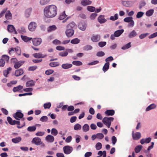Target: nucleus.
I'll return each instance as SVG.
<instances>
[{"label": "nucleus", "mask_w": 157, "mask_h": 157, "mask_svg": "<svg viewBox=\"0 0 157 157\" xmlns=\"http://www.w3.org/2000/svg\"><path fill=\"white\" fill-rule=\"evenodd\" d=\"M32 39L33 44L36 46L40 45L42 41V39L40 38H35Z\"/></svg>", "instance_id": "4"}, {"label": "nucleus", "mask_w": 157, "mask_h": 157, "mask_svg": "<svg viewBox=\"0 0 157 157\" xmlns=\"http://www.w3.org/2000/svg\"><path fill=\"white\" fill-rule=\"evenodd\" d=\"M105 113L107 116H113L115 113V111L113 109L107 110L105 112Z\"/></svg>", "instance_id": "17"}, {"label": "nucleus", "mask_w": 157, "mask_h": 157, "mask_svg": "<svg viewBox=\"0 0 157 157\" xmlns=\"http://www.w3.org/2000/svg\"><path fill=\"white\" fill-rule=\"evenodd\" d=\"M156 107V105L154 104H152L148 106L146 109V111H148L151 109H154Z\"/></svg>", "instance_id": "32"}, {"label": "nucleus", "mask_w": 157, "mask_h": 157, "mask_svg": "<svg viewBox=\"0 0 157 157\" xmlns=\"http://www.w3.org/2000/svg\"><path fill=\"white\" fill-rule=\"evenodd\" d=\"M98 22L100 24H103L107 21V20L105 18L104 15H101L99 16L98 18Z\"/></svg>", "instance_id": "11"}, {"label": "nucleus", "mask_w": 157, "mask_h": 157, "mask_svg": "<svg viewBox=\"0 0 157 157\" xmlns=\"http://www.w3.org/2000/svg\"><path fill=\"white\" fill-rule=\"evenodd\" d=\"M7 120L9 123L11 125H14L16 124L17 121L13 120L12 118L10 117H7Z\"/></svg>", "instance_id": "23"}, {"label": "nucleus", "mask_w": 157, "mask_h": 157, "mask_svg": "<svg viewBox=\"0 0 157 157\" xmlns=\"http://www.w3.org/2000/svg\"><path fill=\"white\" fill-rule=\"evenodd\" d=\"M105 55V53L102 51H100L97 52L96 54L97 56L98 57H101Z\"/></svg>", "instance_id": "59"}, {"label": "nucleus", "mask_w": 157, "mask_h": 157, "mask_svg": "<svg viewBox=\"0 0 157 157\" xmlns=\"http://www.w3.org/2000/svg\"><path fill=\"white\" fill-rule=\"evenodd\" d=\"M32 11L31 8H29L27 9L25 11V16L27 18L29 17L31 14Z\"/></svg>", "instance_id": "19"}, {"label": "nucleus", "mask_w": 157, "mask_h": 157, "mask_svg": "<svg viewBox=\"0 0 157 157\" xmlns=\"http://www.w3.org/2000/svg\"><path fill=\"white\" fill-rule=\"evenodd\" d=\"M92 1L89 0H82L81 2V4L84 6L90 5Z\"/></svg>", "instance_id": "18"}, {"label": "nucleus", "mask_w": 157, "mask_h": 157, "mask_svg": "<svg viewBox=\"0 0 157 157\" xmlns=\"http://www.w3.org/2000/svg\"><path fill=\"white\" fill-rule=\"evenodd\" d=\"M95 147L97 150H100L102 147L101 144L99 142L96 145Z\"/></svg>", "instance_id": "49"}, {"label": "nucleus", "mask_w": 157, "mask_h": 157, "mask_svg": "<svg viewBox=\"0 0 157 157\" xmlns=\"http://www.w3.org/2000/svg\"><path fill=\"white\" fill-rule=\"evenodd\" d=\"M65 33L67 36L68 37H69L73 35L74 33V31L72 29H68L66 30Z\"/></svg>", "instance_id": "13"}, {"label": "nucleus", "mask_w": 157, "mask_h": 157, "mask_svg": "<svg viewBox=\"0 0 157 157\" xmlns=\"http://www.w3.org/2000/svg\"><path fill=\"white\" fill-rule=\"evenodd\" d=\"M114 120V118L112 117H105L102 120V122L108 128H110L112 121Z\"/></svg>", "instance_id": "2"}, {"label": "nucleus", "mask_w": 157, "mask_h": 157, "mask_svg": "<svg viewBox=\"0 0 157 157\" xmlns=\"http://www.w3.org/2000/svg\"><path fill=\"white\" fill-rule=\"evenodd\" d=\"M124 32L123 29L118 30L116 31L114 33L116 37H118L120 36Z\"/></svg>", "instance_id": "20"}, {"label": "nucleus", "mask_w": 157, "mask_h": 157, "mask_svg": "<svg viewBox=\"0 0 157 157\" xmlns=\"http://www.w3.org/2000/svg\"><path fill=\"white\" fill-rule=\"evenodd\" d=\"M72 64L76 66H80L82 65V63L79 61H74L72 62Z\"/></svg>", "instance_id": "44"}, {"label": "nucleus", "mask_w": 157, "mask_h": 157, "mask_svg": "<svg viewBox=\"0 0 157 157\" xmlns=\"http://www.w3.org/2000/svg\"><path fill=\"white\" fill-rule=\"evenodd\" d=\"M72 66L71 64L66 63L62 65V67L64 69H68L71 68Z\"/></svg>", "instance_id": "26"}, {"label": "nucleus", "mask_w": 157, "mask_h": 157, "mask_svg": "<svg viewBox=\"0 0 157 157\" xmlns=\"http://www.w3.org/2000/svg\"><path fill=\"white\" fill-rule=\"evenodd\" d=\"M44 132L38 131L35 134V135L37 136H42L44 134Z\"/></svg>", "instance_id": "54"}, {"label": "nucleus", "mask_w": 157, "mask_h": 157, "mask_svg": "<svg viewBox=\"0 0 157 157\" xmlns=\"http://www.w3.org/2000/svg\"><path fill=\"white\" fill-rule=\"evenodd\" d=\"M21 138L20 136L17 137L12 139V141L14 143L17 144L19 143L21 140Z\"/></svg>", "instance_id": "22"}, {"label": "nucleus", "mask_w": 157, "mask_h": 157, "mask_svg": "<svg viewBox=\"0 0 157 157\" xmlns=\"http://www.w3.org/2000/svg\"><path fill=\"white\" fill-rule=\"evenodd\" d=\"M109 62L106 63L105 64L102 68V70L104 72H105L108 70L109 69Z\"/></svg>", "instance_id": "28"}, {"label": "nucleus", "mask_w": 157, "mask_h": 157, "mask_svg": "<svg viewBox=\"0 0 157 157\" xmlns=\"http://www.w3.org/2000/svg\"><path fill=\"white\" fill-rule=\"evenodd\" d=\"M154 12V10L153 9L149 10L146 12V15L147 16L150 17L153 14Z\"/></svg>", "instance_id": "36"}, {"label": "nucleus", "mask_w": 157, "mask_h": 157, "mask_svg": "<svg viewBox=\"0 0 157 157\" xmlns=\"http://www.w3.org/2000/svg\"><path fill=\"white\" fill-rule=\"evenodd\" d=\"M23 88V86L19 85L17 87H13V90L14 92H16L21 90Z\"/></svg>", "instance_id": "34"}, {"label": "nucleus", "mask_w": 157, "mask_h": 157, "mask_svg": "<svg viewBox=\"0 0 157 157\" xmlns=\"http://www.w3.org/2000/svg\"><path fill=\"white\" fill-rule=\"evenodd\" d=\"M78 28L82 31H84L86 29L87 25L84 21L80 22L78 25Z\"/></svg>", "instance_id": "7"}, {"label": "nucleus", "mask_w": 157, "mask_h": 157, "mask_svg": "<svg viewBox=\"0 0 157 157\" xmlns=\"http://www.w3.org/2000/svg\"><path fill=\"white\" fill-rule=\"evenodd\" d=\"M80 40L78 38H75L72 40L71 41V43L73 44H77L79 43L80 42Z\"/></svg>", "instance_id": "35"}, {"label": "nucleus", "mask_w": 157, "mask_h": 157, "mask_svg": "<svg viewBox=\"0 0 157 157\" xmlns=\"http://www.w3.org/2000/svg\"><path fill=\"white\" fill-rule=\"evenodd\" d=\"M68 54L67 52L65 51L64 52H60L59 53V56L62 57H65L67 56Z\"/></svg>", "instance_id": "48"}, {"label": "nucleus", "mask_w": 157, "mask_h": 157, "mask_svg": "<svg viewBox=\"0 0 157 157\" xmlns=\"http://www.w3.org/2000/svg\"><path fill=\"white\" fill-rule=\"evenodd\" d=\"M36 129V126H29L27 128V130L29 132H33L35 131Z\"/></svg>", "instance_id": "41"}, {"label": "nucleus", "mask_w": 157, "mask_h": 157, "mask_svg": "<svg viewBox=\"0 0 157 157\" xmlns=\"http://www.w3.org/2000/svg\"><path fill=\"white\" fill-rule=\"evenodd\" d=\"M21 37L22 40L25 42H27L32 39V38L29 37L27 36L23 35L21 36Z\"/></svg>", "instance_id": "30"}, {"label": "nucleus", "mask_w": 157, "mask_h": 157, "mask_svg": "<svg viewBox=\"0 0 157 157\" xmlns=\"http://www.w3.org/2000/svg\"><path fill=\"white\" fill-rule=\"evenodd\" d=\"M149 34L147 33L142 34L139 36V37L140 39H143L145 37L147 36Z\"/></svg>", "instance_id": "58"}, {"label": "nucleus", "mask_w": 157, "mask_h": 157, "mask_svg": "<svg viewBox=\"0 0 157 157\" xmlns=\"http://www.w3.org/2000/svg\"><path fill=\"white\" fill-rule=\"evenodd\" d=\"M67 16L65 11H64L60 15L59 19L60 20H62L65 18Z\"/></svg>", "instance_id": "40"}, {"label": "nucleus", "mask_w": 157, "mask_h": 157, "mask_svg": "<svg viewBox=\"0 0 157 157\" xmlns=\"http://www.w3.org/2000/svg\"><path fill=\"white\" fill-rule=\"evenodd\" d=\"M36 23L34 22H31L28 26V29L30 31H33L36 29Z\"/></svg>", "instance_id": "8"}, {"label": "nucleus", "mask_w": 157, "mask_h": 157, "mask_svg": "<svg viewBox=\"0 0 157 157\" xmlns=\"http://www.w3.org/2000/svg\"><path fill=\"white\" fill-rule=\"evenodd\" d=\"M106 44V42H100L98 43V45L100 47H103L104 46H105Z\"/></svg>", "instance_id": "60"}, {"label": "nucleus", "mask_w": 157, "mask_h": 157, "mask_svg": "<svg viewBox=\"0 0 157 157\" xmlns=\"http://www.w3.org/2000/svg\"><path fill=\"white\" fill-rule=\"evenodd\" d=\"M5 17L8 20H10L12 19V15L10 10H8L5 14Z\"/></svg>", "instance_id": "27"}, {"label": "nucleus", "mask_w": 157, "mask_h": 157, "mask_svg": "<svg viewBox=\"0 0 157 157\" xmlns=\"http://www.w3.org/2000/svg\"><path fill=\"white\" fill-rule=\"evenodd\" d=\"M137 34L136 32L134 30L130 33L128 35V37L129 38H132L135 36Z\"/></svg>", "instance_id": "37"}, {"label": "nucleus", "mask_w": 157, "mask_h": 157, "mask_svg": "<svg viewBox=\"0 0 157 157\" xmlns=\"http://www.w3.org/2000/svg\"><path fill=\"white\" fill-rule=\"evenodd\" d=\"M54 71V70H53L49 69L45 71V73L47 75H49L53 73Z\"/></svg>", "instance_id": "53"}, {"label": "nucleus", "mask_w": 157, "mask_h": 157, "mask_svg": "<svg viewBox=\"0 0 157 157\" xmlns=\"http://www.w3.org/2000/svg\"><path fill=\"white\" fill-rule=\"evenodd\" d=\"M142 147L143 146L140 145L136 146L135 149V152L136 153H138L140 152Z\"/></svg>", "instance_id": "33"}, {"label": "nucleus", "mask_w": 157, "mask_h": 157, "mask_svg": "<svg viewBox=\"0 0 157 157\" xmlns=\"http://www.w3.org/2000/svg\"><path fill=\"white\" fill-rule=\"evenodd\" d=\"M63 152L66 154L71 153L73 151V148L69 146H66L63 147Z\"/></svg>", "instance_id": "6"}, {"label": "nucleus", "mask_w": 157, "mask_h": 157, "mask_svg": "<svg viewBox=\"0 0 157 157\" xmlns=\"http://www.w3.org/2000/svg\"><path fill=\"white\" fill-rule=\"evenodd\" d=\"M33 55L34 57L37 58H44L47 56V55H43L40 52L34 53Z\"/></svg>", "instance_id": "15"}, {"label": "nucleus", "mask_w": 157, "mask_h": 157, "mask_svg": "<svg viewBox=\"0 0 157 157\" xmlns=\"http://www.w3.org/2000/svg\"><path fill=\"white\" fill-rule=\"evenodd\" d=\"M51 106V103L50 102L45 103L44 105V109H49Z\"/></svg>", "instance_id": "50"}, {"label": "nucleus", "mask_w": 157, "mask_h": 157, "mask_svg": "<svg viewBox=\"0 0 157 157\" xmlns=\"http://www.w3.org/2000/svg\"><path fill=\"white\" fill-rule=\"evenodd\" d=\"M48 118L46 116H43L40 119V121L42 122H45L47 121Z\"/></svg>", "instance_id": "52"}, {"label": "nucleus", "mask_w": 157, "mask_h": 157, "mask_svg": "<svg viewBox=\"0 0 157 157\" xmlns=\"http://www.w3.org/2000/svg\"><path fill=\"white\" fill-rule=\"evenodd\" d=\"M46 139L48 141L51 143L53 142L54 138L51 135H48L46 137Z\"/></svg>", "instance_id": "24"}, {"label": "nucleus", "mask_w": 157, "mask_h": 157, "mask_svg": "<svg viewBox=\"0 0 157 157\" xmlns=\"http://www.w3.org/2000/svg\"><path fill=\"white\" fill-rule=\"evenodd\" d=\"M124 21L126 22L130 23L128 25V26L129 27H133L134 25V22L133 20V18L132 17L124 18Z\"/></svg>", "instance_id": "3"}, {"label": "nucleus", "mask_w": 157, "mask_h": 157, "mask_svg": "<svg viewBox=\"0 0 157 157\" xmlns=\"http://www.w3.org/2000/svg\"><path fill=\"white\" fill-rule=\"evenodd\" d=\"M96 135L97 138L100 139L103 138L104 137V135L101 133H98Z\"/></svg>", "instance_id": "61"}, {"label": "nucleus", "mask_w": 157, "mask_h": 157, "mask_svg": "<svg viewBox=\"0 0 157 157\" xmlns=\"http://www.w3.org/2000/svg\"><path fill=\"white\" fill-rule=\"evenodd\" d=\"M7 30L10 33L14 32L15 34H17V32L15 30V29L13 25H9L7 26Z\"/></svg>", "instance_id": "12"}, {"label": "nucleus", "mask_w": 157, "mask_h": 157, "mask_svg": "<svg viewBox=\"0 0 157 157\" xmlns=\"http://www.w3.org/2000/svg\"><path fill=\"white\" fill-rule=\"evenodd\" d=\"M15 49L17 54L18 55H20L21 53L20 48L19 47H17L15 48Z\"/></svg>", "instance_id": "55"}, {"label": "nucleus", "mask_w": 157, "mask_h": 157, "mask_svg": "<svg viewBox=\"0 0 157 157\" xmlns=\"http://www.w3.org/2000/svg\"><path fill=\"white\" fill-rule=\"evenodd\" d=\"M87 10L90 12H93L95 11V8L94 7L89 6L87 7Z\"/></svg>", "instance_id": "45"}, {"label": "nucleus", "mask_w": 157, "mask_h": 157, "mask_svg": "<svg viewBox=\"0 0 157 157\" xmlns=\"http://www.w3.org/2000/svg\"><path fill=\"white\" fill-rule=\"evenodd\" d=\"M144 14V13L143 12L141 11L137 13L136 15V17L137 18H140L143 16Z\"/></svg>", "instance_id": "57"}, {"label": "nucleus", "mask_w": 157, "mask_h": 157, "mask_svg": "<svg viewBox=\"0 0 157 157\" xmlns=\"http://www.w3.org/2000/svg\"><path fill=\"white\" fill-rule=\"evenodd\" d=\"M59 65V63L58 62H52L49 63V65L51 67H56Z\"/></svg>", "instance_id": "43"}, {"label": "nucleus", "mask_w": 157, "mask_h": 157, "mask_svg": "<svg viewBox=\"0 0 157 157\" xmlns=\"http://www.w3.org/2000/svg\"><path fill=\"white\" fill-rule=\"evenodd\" d=\"M100 36L98 34L93 35L91 38V40L93 42H97L100 40Z\"/></svg>", "instance_id": "14"}, {"label": "nucleus", "mask_w": 157, "mask_h": 157, "mask_svg": "<svg viewBox=\"0 0 157 157\" xmlns=\"http://www.w3.org/2000/svg\"><path fill=\"white\" fill-rule=\"evenodd\" d=\"M23 73V70L22 69H19L15 71L14 75L16 76L17 77L22 75Z\"/></svg>", "instance_id": "16"}, {"label": "nucleus", "mask_w": 157, "mask_h": 157, "mask_svg": "<svg viewBox=\"0 0 157 157\" xmlns=\"http://www.w3.org/2000/svg\"><path fill=\"white\" fill-rule=\"evenodd\" d=\"M58 131L55 128H53L51 130V134L54 136H56L58 134Z\"/></svg>", "instance_id": "47"}, {"label": "nucleus", "mask_w": 157, "mask_h": 157, "mask_svg": "<svg viewBox=\"0 0 157 157\" xmlns=\"http://www.w3.org/2000/svg\"><path fill=\"white\" fill-rule=\"evenodd\" d=\"M89 126L87 124H85L82 127L83 130L85 132L88 131L89 130Z\"/></svg>", "instance_id": "39"}, {"label": "nucleus", "mask_w": 157, "mask_h": 157, "mask_svg": "<svg viewBox=\"0 0 157 157\" xmlns=\"http://www.w3.org/2000/svg\"><path fill=\"white\" fill-rule=\"evenodd\" d=\"M24 61H19L15 63L14 67L15 69H17L19 68L24 63Z\"/></svg>", "instance_id": "21"}, {"label": "nucleus", "mask_w": 157, "mask_h": 157, "mask_svg": "<svg viewBox=\"0 0 157 157\" xmlns=\"http://www.w3.org/2000/svg\"><path fill=\"white\" fill-rule=\"evenodd\" d=\"M81 128V125L79 124H77L75 125L74 127V129L75 130H80Z\"/></svg>", "instance_id": "51"}, {"label": "nucleus", "mask_w": 157, "mask_h": 157, "mask_svg": "<svg viewBox=\"0 0 157 157\" xmlns=\"http://www.w3.org/2000/svg\"><path fill=\"white\" fill-rule=\"evenodd\" d=\"M76 26V24L73 21L71 22L67 25V28L69 29H72Z\"/></svg>", "instance_id": "29"}, {"label": "nucleus", "mask_w": 157, "mask_h": 157, "mask_svg": "<svg viewBox=\"0 0 157 157\" xmlns=\"http://www.w3.org/2000/svg\"><path fill=\"white\" fill-rule=\"evenodd\" d=\"M57 29L55 25H52L49 26L47 29L48 32H51L56 30Z\"/></svg>", "instance_id": "31"}, {"label": "nucleus", "mask_w": 157, "mask_h": 157, "mask_svg": "<svg viewBox=\"0 0 157 157\" xmlns=\"http://www.w3.org/2000/svg\"><path fill=\"white\" fill-rule=\"evenodd\" d=\"M37 68V66H31L29 67L28 70L29 71H34Z\"/></svg>", "instance_id": "63"}, {"label": "nucleus", "mask_w": 157, "mask_h": 157, "mask_svg": "<svg viewBox=\"0 0 157 157\" xmlns=\"http://www.w3.org/2000/svg\"><path fill=\"white\" fill-rule=\"evenodd\" d=\"M117 141V139L116 137L114 136H113L112 137V143L114 145L116 143Z\"/></svg>", "instance_id": "62"}, {"label": "nucleus", "mask_w": 157, "mask_h": 157, "mask_svg": "<svg viewBox=\"0 0 157 157\" xmlns=\"http://www.w3.org/2000/svg\"><path fill=\"white\" fill-rule=\"evenodd\" d=\"M32 142L33 143L35 144L36 145H40L42 144V142L41 141L40 138L38 137H36L33 138L32 141Z\"/></svg>", "instance_id": "9"}, {"label": "nucleus", "mask_w": 157, "mask_h": 157, "mask_svg": "<svg viewBox=\"0 0 157 157\" xmlns=\"http://www.w3.org/2000/svg\"><path fill=\"white\" fill-rule=\"evenodd\" d=\"M23 116V114L20 112V110H18L13 114V117L16 120H20V118H22Z\"/></svg>", "instance_id": "5"}, {"label": "nucleus", "mask_w": 157, "mask_h": 157, "mask_svg": "<svg viewBox=\"0 0 157 157\" xmlns=\"http://www.w3.org/2000/svg\"><path fill=\"white\" fill-rule=\"evenodd\" d=\"M57 13V8L56 6L51 5L46 6L44 9V14L47 18L55 17Z\"/></svg>", "instance_id": "1"}, {"label": "nucleus", "mask_w": 157, "mask_h": 157, "mask_svg": "<svg viewBox=\"0 0 157 157\" xmlns=\"http://www.w3.org/2000/svg\"><path fill=\"white\" fill-rule=\"evenodd\" d=\"M35 83L34 82L32 81H28L26 83V86L27 87L31 86H33L34 85Z\"/></svg>", "instance_id": "42"}, {"label": "nucleus", "mask_w": 157, "mask_h": 157, "mask_svg": "<svg viewBox=\"0 0 157 157\" xmlns=\"http://www.w3.org/2000/svg\"><path fill=\"white\" fill-rule=\"evenodd\" d=\"M118 19V15L117 13L115 14L114 17L111 16L110 17V19L111 20L114 21Z\"/></svg>", "instance_id": "46"}, {"label": "nucleus", "mask_w": 157, "mask_h": 157, "mask_svg": "<svg viewBox=\"0 0 157 157\" xmlns=\"http://www.w3.org/2000/svg\"><path fill=\"white\" fill-rule=\"evenodd\" d=\"M131 43L129 42L127 44L125 45L124 46L121 48V49L122 50H125L130 48L131 46Z\"/></svg>", "instance_id": "38"}, {"label": "nucleus", "mask_w": 157, "mask_h": 157, "mask_svg": "<svg viewBox=\"0 0 157 157\" xmlns=\"http://www.w3.org/2000/svg\"><path fill=\"white\" fill-rule=\"evenodd\" d=\"M122 4L124 6L128 7H130L132 6V2L129 1H122Z\"/></svg>", "instance_id": "25"}, {"label": "nucleus", "mask_w": 157, "mask_h": 157, "mask_svg": "<svg viewBox=\"0 0 157 157\" xmlns=\"http://www.w3.org/2000/svg\"><path fill=\"white\" fill-rule=\"evenodd\" d=\"M132 136L133 140H137L141 137V133L140 132H136L134 133V131H133L132 133Z\"/></svg>", "instance_id": "10"}, {"label": "nucleus", "mask_w": 157, "mask_h": 157, "mask_svg": "<svg viewBox=\"0 0 157 157\" xmlns=\"http://www.w3.org/2000/svg\"><path fill=\"white\" fill-rule=\"evenodd\" d=\"M157 36V32L155 33L152 34L151 35L148 36L149 39H151Z\"/></svg>", "instance_id": "64"}, {"label": "nucleus", "mask_w": 157, "mask_h": 157, "mask_svg": "<svg viewBox=\"0 0 157 157\" xmlns=\"http://www.w3.org/2000/svg\"><path fill=\"white\" fill-rule=\"evenodd\" d=\"M52 43L55 45H58L61 44V42L60 41L58 40H55L52 41Z\"/></svg>", "instance_id": "56"}]
</instances>
